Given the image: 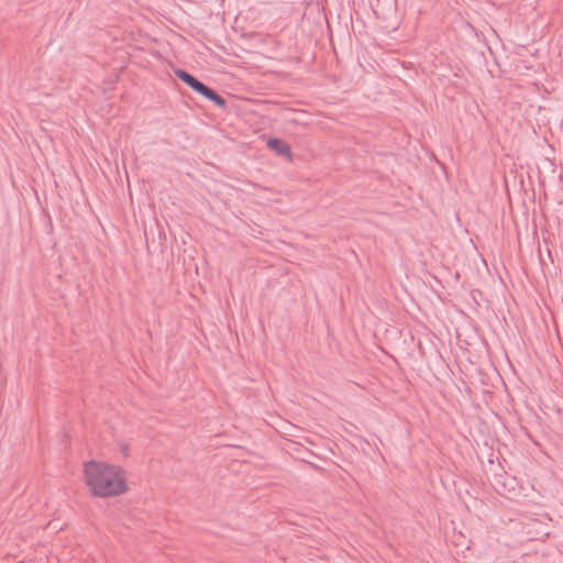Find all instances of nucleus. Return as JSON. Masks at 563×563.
Returning a JSON list of instances; mask_svg holds the SVG:
<instances>
[{
  "instance_id": "f257e3e1",
  "label": "nucleus",
  "mask_w": 563,
  "mask_h": 563,
  "mask_svg": "<svg viewBox=\"0 0 563 563\" xmlns=\"http://www.w3.org/2000/svg\"><path fill=\"white\" fill-rule=\"evenodd\" d=\"M80 476L87 493L95 499L119 498L131 489L128 470L109 460L89 459L82 462Z\"/></svg>"
},
{
  "instance_id": "f03ea898",
  "label": "nucleus",
  "mask_w": 563,
  "mask_h": 563,
  "mask_svg": "<svg viewBox=\"0 0 563 563\" xmlns=\"http://www.w3.org/2000/svg\"><path fill=\"white\" fill-rule=\"evenodd\" d=\"M176 76L184 81L186 85H188L191 89H194L196 92L202 95L207 99L213 101L219 107H224L225 101L222 97L217 95L214 91H212L210 88H208L206 85L200 82L198 79H196L194 76L188 74L185 70L178 69L175 71Z\"/></svg>"
},
{
  "instance_id": "7ed1b4c3",
  "label": "nucleus",
  "mask_w": 563,
  "mask_h": 563,
  "mask_svg": "<svg viewBox=\"0 0 563 563\" xmlns=\"http://www.w3.org/2000/svg\"><path fill=\"white\" fill-rule=\"evenodd\" d=\"M267 146L272 151H274L276 154L286 157L288 159L291 158V150L287 142L273 137L267 141Z\"/></svg>"
},
{
  "instance_id": "20e7f679",
  "label": "nucleus",
  "mask_w": 563,
  "mask_h": 563,
  "mask_svg": "<svg viewBox=\"0 0 563 563\" xmlns=\"http://www.w3.org/2000/svg\"><path fill=\"white\" fill-rule=\"evenodd\" d=\"M118 451L123 457H129L131 454V445L126 442H121L119 443Z\"/></svg>"
}]
</instances>
